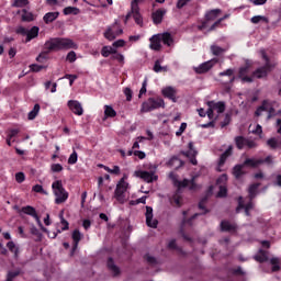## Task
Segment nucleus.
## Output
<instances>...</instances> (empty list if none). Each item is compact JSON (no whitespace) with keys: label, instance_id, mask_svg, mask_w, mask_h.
<instances>
[{"label":"nucleus","instance_id":"nucleus-54","mask_svg":"<svg viewBox=\"0 0 281 281\" xmlns=\"http://www.w3.org/2000/svg\"><path fill=\"white\" fill-rule=\"evenodd\" d=\"M187 128H188V123H181L179 130L176 132L177 137H181V135L186 133Z\"/></svg>","mask_w":281,"mask_h":281},{"label":"nucleus","instance_id":"nucleus-62","mask_svg":"<svg viewBox=\"0 0 281 281\" xmlns=\"http://www.w3.org/2000/svg\"><path fill=\"white\" fill-rule=\"evenodd\" d=\"M268 146H270V148H278V140L276 138H270L267 142Z\"/></svg>","mask_w":281,"mask_h":281},{"label":"nucleus","instance_id":"nucleus-37","mask_svg":"<svg viewBox=\"0 0 281 281\" xmlns=\"http://www.w3.org/2000/svg\"><path fill=\"white\" fill-rule=\"evenodd\" d=\"M64 14L66 16L69 15V14L78 15V14H80V9H78L76 7H66L64 9Z\"/></svg>","mask_w":281,"mask_h":281},{"label":"nucleus","instance_id":"nucleus-27","mask_svg":"<svg viewBox=\"0 0 281 281\" xmlns=\"http://www.w3.org/2000/svg\"><path fill=\"white\" fill-rule=\"evenodd\" d=\"M60 16L59 12H48L44 15L43 20L45 23H54Z\"/></svg>","mask_w":281,"mask_h":281},{"label":"nucleus","instance_id":"nucleus-57","mask_svg":"<svg viewBox=\"0 0 281 281\" xmlns=\"http://www.w3.org/2000/svg\"><path fill=\"white\" fill-rule=\"evenodd\" d=\"M60 225H61V232H67V229H69V222H67L65 217H61Z\"/></svg>","mask_w":281,"mask_h":281},{"label":"nucleus","instance_id":"nucleus-38","mask_svg":"<svg viewBox=\"0 0 281 281\" xmlns=\"http://www.w3.org/2000/svg\"><path fill=\"white\" fill-rule=\"evenodd\" d=\"M22 21L30 23V21H34V14L27 10L22 11Z\"/></svg>","mask_w":281,"mask_h":281},{"label":"nucleus","instance_id":"nucleus-23","mask_svg":"<svg viewBox=\"0 0 281 281\" xmlns=\"http://www.w3.org/2000/svg\"><path fill=\"white\" fill-rule=\"evenodd\" d=\"M108 269L110 271V273H112V276H120L121 273V270H120V267H117L115 265V262H113V259H109L108 260Z\"/></svg>","mask_w":281,"mask_h":281},{"label":"nucleus","instance_id":"nucleus-55","mask_svg":"<svg viewBox=\"0 0 281 281\" xmlns=\"http://www.w3.org/2000/svg\"><path fill=\"white\" fill-rule=\"evenodd\" d=\"M104 170H106V172H110V175H120V166H114L112 169L109 167H104Z\"/></svg>","mask_w":281,"mask_h":281},{"label":"nucleus","instance_id":"nucleus-18","mask_svg":"<svg viewBox=\"0 0 281 281\" xmlns=\"http://www.w3.org/2000/svg\"><path fill=\"white\" fill-rule=\"evenodd\" d=\"M245 210V214L246 216H249V210H254V204L252 203H248L247 205H245V202L243 201V196H240L238 199V207H237V212H240V210Z\"/></svg>","mask_w":281,"mask_h":281},{"label":"nucleus","instance_id":"nucleus-40","mask_svg":"<svg viewBox=\"0 0 281 281\" xmlns=\"http://www.w3.org/2000/svg\"><path fill=\"white\" fill-rule=\"evenodd\" d=\"M26 5H30L29 0H14L12 3V8H25Z\"/></svg>","mask_w":281,"mask_h":281},{"label":"nucleus","instance_id":"nucleus-50","mask_svg":"<svg viewBox=\"0 0 281 281\" xmlns=\"http://www.w3.org/2000/svg\"><path fill=\"white\" fill-rule=\"evenodd\" d=\"M112 47H114V49H120V47H126V41L117 40L112 43Z\"/></svg>","mask_w":281,"mask_h":281},{"label":"nucleus","instance_id":"nucleus-7","mask_svg":"<svg viewBox=\"0 0 281 281\" xmlns=\"http://www.w3.org/2000/svg\"><path fill=\"white\" fill-rule=\"evenodd\" d=\"M122 34H124V30L120 27V22L115 20L112 25L106 27L103 36L106 41H115L116 37L122 36Z\"/></svg>","mask_w":281,"mask_h":281},{"label":"nucleus","instance_id":"nucleus-64","mask_svg":"<svg viewBox=\"0 0 281 281\" xmlns=\"http://www.w3.org/2000/svg\"><path fill=\"white\" fill-rule=\"evenodd\" d=\"M267 111V103H263L262 106H260L257 111H256V115L260 116L262 115V112Z\"/></svg>","mask_w":281,"mask_h":281},{"label":"nucleus","instance_id":"nucleus-44","mask_svg":"<svg viewBox=\"0 0 281 281\" xmlns=\"http://www.w3.org/2000/svg\"><path fill=\"white\" fill-rule=\"evenodd\" d=\"M169 165L171 166V168H179L180 166L183 165V162L181 161V159L177 158V157H172L169 160Z\"/></svg>","mask_w":281,"mask_h":281},{"label":"nucleus","instance_id":"nucleus-5","mask_svg":"<svg viewBox=\"0 0 281 281\" xmlns=\"http://www.w3.org/2000/svg\"><path fill=\"white\" fill-rule=\"evenodd\" d=\"M166 106V102L161 98H150L146 102H143L140 108V113H150V111H155V109H164Z\"/></svg>","mask_w":281,"mask_h":281},{"label":"nucleus","instance_id":"nucleus-59","mask_svg":"<svg viewBox=\"0 0 281 281\" xmlns=\"http://www.w3.org/2000/svg\"><path fill=\"white\" fill-rule=\"evenodd\" d=\"M15 180L18 183H23V181H25V173L23 172L15 173Z\"/></svg>","mask_w":281,"mask_h":281},{"label":"nucleus","instance_id":"nucleus-22","mask_svg":"<svg viewBox=\"0 0 281 281\" xmlns=\"http://www.w3.org/2000/svg\"><path fill=\"white\" fill-rule=\"evenodd\" d=\"M247 71H249V64L239 69V77L241 78V82H254V79L251 77L245 76Z\"/></svg>","mask_w":281,"mask_h":281},{"label":"nucleus","instance_id":"nucleus-26","mask_svg":"<svg viewBox=\"0 0 281 281\" xmlns=\"http://www.w3.org/2000/svg\"><path fill=\"white\" fill-rule=\"evenodd\" d=\"M166 15V10H157L153 13V21L154 23L159 24L164 21V16Z\"/></svg>","mask_w":281,"mask_h":281},{"label":"nucleus","instance_id":"nucleus-46","mask_svg":"<svg viewBox=\"0 0 281 281\" xmlns=\"http://www.w3.org/2000/svg\"><path fill=\"white\" fill-rule=\"evenodd\" d=\"M257 262H265L267 260V252L265 250H259V254L255 256Z\"/></svg>","mask_w":281,"mask_h":281},{"label":"nucleus","instance_id":"nucleus-31","mask_svg":"<svg viewBox=\"0 0 281 281\" xmlns=\"http://www.w3.org/2000/svg\"><path fill=\"white\" fill-rule=\"evenodd\" d=\"M72 240L75 243V247L74 250L78 249V243H80V240H82V233H80V231L76 229L72 232Z\"/></svg>","mask_w":281,"mask_h":281},{"label":"nucleus","instance_id":"nucleus-21","mask_svg":"<svg viewBox=\"0 0 281 281\" xmlns=\"http://www.w3.org/2000/svg\"><path fill=\"white\" fill-rule=\"evenodd\" d=\"M126 179H128V176L124 175L123 178L117 182L116 190H121L123 192H126L131 188V184L126 182Z\"/></svg>","mask_w":281,"mask_h":281},{"label":"nucleus","instance_id":"nucleus-24","mask_svg":"<svg viewBox=\"0 0 281 281\" xmlns=\"http://www.w3.org/2000/svg\"><path fill=\"white\" fill-rule=\"evenodd\" d=\"M40 29L38 26H33L31 30L26 31V43H30L33 38L38 36Z\"/></svg>","mask_w":281,"mask_h":281},{"label":"nucleus","instance_id":"nucleus-47","mask_svg":"<svg viewBox=\"0 0 281 281\" xmlns=\"http://www.w3.org/2000/svg\"><path fill=\"white\" fill-rule=\"evenodd\" d=\"M262 160H257V159H246L245 165L246 166H251L252 168H256V166H260L262 164Z\"/></svg>","mask_w":281,"mask_h":281},{"label":"nucleus","instance_id":"nucleus-60","mask_svg":"<svg viewBox=\"0 0 281 281\" xmlns=\"http://www.w3.org/2000/svg\"><path fill=\"white\" fill-rule=\"evenodd\" d=\"M19 133H20L19 128L10 130L9 133H8L9 139H12L13 137H16L19 135Z\"/></svg>","mask_w":281,"mask_h":281},{"label":"nucleus","instance_id":"nucleus-33","mask_svg":"<svg viewBox=\"0 0 281 281\" xmlns=\"http://www.w3.org/2000/svg\"><path fill=\"white\" fill-rule=\"evenodd\" d=\"M188 148H189V150H188L187 153L183 151L182 155H186V157H191V158H192V157H196L198 151H196V149L194 148V144L189 143Z\"/></svg>","mask_w":281,"mask_h":281},{"label":"nucleus","instance_id":"nucleus-34","mask_svg":"<svg viewBox=\"0 0 281 281\" xmlns=\"http://www.w3.org/2000/svg\"><path fill=\"white\" fill-rule=\"evenodd\" d=\"M41 112V105L38 103H36L33 108V111L29 112V120H36V116L38 115V113Z\"/></svg>","mask_w":281,"mask_h":281},{"label":"nucleus","instance_id":"nucleus-36","mask_svg":"<svg viewBox=\"0 0 281 281\" xmlns=\"http://www.w3.org/2000/svg\"><path fill=\"white\" fill-rule=\"evenodd\" d=\"M243 165H236L233 169V175L236 179H240L243 175H245V171H243Z\"/></svg>","mask_w":281,"mask_h":281},{"label":"nucleus","instance_id":"nucleus-35","mask_svg":"<svg viewBox=\"0 0 281 281\" xmlns=\"http://www.w3.org/2000/svg\"><path fill=\"white\" fill-rule=\"evenodd\" d=\"M112 60H117L121 64V66H124L126 63V57L124 56V54L119 53L116 50V53H114V55L112 57Z\"/></svg>","mask_w":281,"mask_h":281},{"label":"nucleus","instance_id":"nucleus-9","mask_svg":"<svg viewBox=\"0 0 281 281\" xmlns=\"http://www.w3.org/2000/svg\"><path fill=\"white\" fill-rule=\"evenodd\" d=\"M216 63H218V59H211L193 67V70L195 74H207Z\"/></svg>","mask_w":281,"mask_h":281},{"label":"nucleus","instance_id":"nucleus-53","mask_svg":"<svg viewBox=\"0 0 281 281\" xmlns=\"http://www.w3.org/2000/svg\"><path fill=\"white\" fill-rule=\"evenodd\" d=\"M7 247H8V249H10V251L15 254V256H19V248H16V245L14 244V241H9L7 244Z\"/></svg>","mask_w":281,"mask_h":281},{"label":"nucleus","instance_id":"nucleus-39","mask_svg":"<svg viewBox=\"0 0 281 281\" xmlns=\"http://www.w3.org/2000/svg\"><path fill=\"white\" fill-rule=\"evenodd\" d=\"M235 142H236L237 148L239 149H243L247 146V139L244 138L243 136H237L235 138Z\"/></svg>","mask_w":281,"mask_h":281},{"label":"nucleus","instance_id":"nucleus-43","mask_svg":"<svg viewBox=\"0 0 281 281\" xmlns=\"http://www.w3.org/2000/svg\"><path fill=\"white\" fill-rule=\"evenodd\" d=\"M78 60V56L76 55V52L70 50L66 55V63H76Z\"/></svg>","mask_w":281,"mask_h":281},{"label":"nucleus","instance_id":"nucleus-13","mask_svg":"<svg viewBox=\"0 0 281 281\" xmlns=\"http://www.w3.org/2000/svg\"><path fill=\"white\" fill-rule=\"evenodd\" d=\"M164 98H168L171 102H177V89L172 86H167L161 89Z\"/></svg>","mask_w":281,"mask_h":281},{"label":"nucleus","instance_id":"nucleus-20","mask_svg":"<svg viewBox=\"0 0 281 281\" xmlns=\"http://www.w3.org/2000/svg\"><path fill=\"white\" fill-rule=\"evenodd\" d=\"M117 49L114 46H103L101 49V55L103 58H109V56H114Z\"/></svg>","mask_w":281,"mask_h":281},{"label":"nucleus","instance_id":"nucleus-2","mask_svg":"<svg viewBox=\"0 0 281 281\" xmlns=\"http://www.w3.org/2000/svg\"><path fill=\"white\" fill-rule=\"evenodd\" d=\"M206 113H207V117L210 120V123L207 124H203L202 128H207L209 126H214V122H216V120H218L221 117V115H223V113H225V102L223 101H207L206 102Z\"/></svg>","mask_w":281,"mask_h":281},{"label":"nucleus","instance_id":"nucleus-52","mask_svg":"<svg viewBox=\"0 0 281 281\" xmlns=\"http://www.w3.org/2000/svg\"><path fill=\"white\" fill-rule=\"evenodd\" d=\"M64 168L63 165L60 164H52L50 165V171L56 173V172H63Z\"/></svg>","mask_w":281,"mask_h":281},{"label":"nucleus","instance_id":"nucleus-58","mask_svg":"<svg viewBox=\"0 0 281 281\" xmlns=\"http://www.w3.org/2000/svg\"><path fill=\"white\" fill-rule=\"evenodd\" d=\"M31 71L38 72L42 71V69H45V66H40L36 64L30 65Z\"/></svg>","mask_w":281,"mask_h":281},{"label":"nucleus","instance_id":"nucleus-8","mask_svg":"<svg viewBox=\"0 0 281 281\" xmlns=\"http://www.w3.org/2000/svg\"><path fill=\"white\" fill-rule=\"evenodd\" d=\"M139 3H144V0H132L131 8L135 23L142 27L144 25V19L142 18V13H139Z\"/></svg>","mask_w":281,"mask_h":281},{"label":"nucleus","instance_id":"nucleus-25","mask_svg":"<svg viewBox=\"0 0 281 281\" xmlns=\"http://www.w3.org/2000/svg\"><path fill=\"white\" fill-rule=\"evenodd\" d=\"M249 133H252V135H258L259 137L262 136V126L258 123H251L249 125Z\"/></svg>","mask_w":281,"mask_h":281},{"label":"nucleus","instance_id":"nucleus-6","mask_svg":"<svg viewBox=\"0 0 281 281\" xmlns=\"http://www.w3.org/2000/svg\"><path fill=\"white\" fill-rule=\"evenodd\" d=\"M22 212L23 214H27L29 216H32L33 218H35L42 232H44L45 234H48V238H56V236H58V234L56 233L49 234V231L43 226V222H41V217H38V214L36 213V209H34L33 206H24L22 207Z\"/></svg>","mask_w":281,"mask_h":281},{"label":"nucleus","instance_id":"nucleus-14","mask_svg":"<svg viewBox=\"0 0 281 281\" xmlns=\"http://www.w3.org/2000/svg\"><path fill=\"white\" fill-rule=\"evenodd\" d=\"M149 47L154 52H159L161 49V36L159 34L153 35L150 38Z\"/></svg>","mask_w":281,"mask_h":281},{"label":"nucleus","instance_id":"nucleus-49","mask_svg":"<svg viewBox=\"0 0 281 281\" xmlns=\"http://www.w3.org/2000/svg\"><path fill=\"white\" fill-rule=\"evenodd\" d=\"M44 87L46 90H49L50 89V93H56V87H58L57 83H52V81H46L44 83Z\"/></svg>","mask_w":281,"mask_h":281},{"label":"nucleus","instance_id":"nucleus-4","mask_svg":"<svg viewBox=\"0 0 281 281\" xmlns=\"http://www.w3.org/2000/svg\"><path fill=\"white\" fill-rule=\"evenodd\" d=\"M169 178L171 179L172 184L175 186V188H177V190H183V188H188L191 191L199 190V184L194 182V178H192L191 180H179L177 178V175H175L173 172L169 173Z\"/></svg>","mask_w":281,"mask_h":281},{"label":"nucleus","instance_id":"nucleus-41","mask_svg":"<svg viewBox=\"0 0 281 281\" xmlns=\"http://www.w3.org/2000/svg\"><path fill=\"white\" fill-rule=\"evenodd\" d=\"M154 71L160 74L161 71H168V66H161V63L157 60L154 65Z\"/></svg>","mask_w":281,"mask_h":281},{"label":"nucleus","instance_id":"nucleus-16","mask_svg":"<svg viewBox=\"0 0 281 281\" xmlns=\"http://www.w3.org/2000/svg\"><path fill=\"white\" fill-rule=\"evenodd\" d=\"M146 224L148 227H153L154 229L157 228V220L153 218V207H146Z\"/></svg>","mask_w":281,"mask_h":281},{"label":"nucleus","instance_id":"nucleus-30","mask_svg":"<svg viewBox=\"0 0 281 281\" xmlns=\"http://www.w3.org/2000/svg\"><path fill=\"white\" fill-rule=\"evenodd\" d=\"M117 115V112H115V109L111 105H104V120H108V117H115Z\"/></svg>","mask_w":281,"mask_h":281},{"label":"nucleus","instance_id":"nucleus-1","mask_svg":"<svg viewBox=\"0 0 281 281\" xmlns=\"http://www.w3.org/2000/svg\"><path fill=\"white\" fill-rule=\"evenodd\" d=\"M47 52H63L69 49H78V43L69 37H53L45 42Z\"/></svg>","mask_w":281,"mask_h":281},{"label":"nucleus","instance_id":"nucleus-56","mask_svg":"<svg viewBox=\"0 0 281 281\" xmlns=\"http://www.w3.org/2000/svg\"><path fill=\"white\" fill-rule=\"evenodd\" d=\"M64 78L69 80L70 87L74 85V81L78 80V75H65Z\"/></svg>","mask_w":281,"mask_h":281},{"label":"nucleus","instance_id":"nucleus-45","mask_svg":"<svg viewBox=\"0 0 281 281\" xmlns=\"http://www.w3.org/2000/svg\"><path fill=\"white\" fill-rule=\"evenodd\" d=\"M68 164H69L70 166H74L75 164H78V153H77L76 150H74V151L70 154V156H69V158H68Z\"/></svg>","mask_w":281,"mask_h":281},{"label":"nucleus","instance_id":"nucleus-61","mask_svg":"<svg viewBox=\"0 0 281 281\" xmlns=\"http://www.w3.org/2000/svg\"><path fill=\"white\" fill-rule=\"evenodd\" d=\"M192 0H178L177 8L178 10H181V8H184V5L189 4Z\"/></svg>","mask_w":281,"mask_h":281},{"label":"nucleus","instance_id":"nucleus-19","mask_svg":"<svg viewBox=\"0 0 281 281\" xmlns=\"http://www.w3.org/2000/svg\"><path fill=\"white\" fill-rule=\"evenodd\" d=\"M268 74H269V64H266V67L259 68L254 71L252 78H267Z\"/></svg>","mask_w":281,"mask_h":281},{"label":"nucleus","instance_id":"nucleus-32","mask_svg":"<svg viewBox=\"0 0 281 281\" xmlns=\"http://www.w3.org/2000/svg\"><path fill=\"white\" fill-rule=\"evenodd\" d=\"M250 22L254 23V25H258V23H269V19L265 15H255L250 19Z\"/></svg>","mask_w":281,"mask_h":281},{"label":"nucleus","instance_id":"nucleus-42","mask_svg":"<svg viewBox=\"0 0 281 281\" xmlns=\"http://www.w3.org/2000/svg\"><path fill=\"white\" fill-rule=\"evenodd\" d=\"M270 265L272 266V271H280V259L278 257L271 258Z\"/></svg>","mask_w":281,"mask_h":281},{"label":"nucleus","instance_id":"nucleus-17","mask_svg":"<svg viewBox=\"0 0 281 281\" xmlns=\"http://www.w3.org/2000/svg\"><path fill=\"white\" fill-rule=\"evenodd\" d=\"M160 35V40L162 41L164 45H167L168 47H172V45H175V38L172 37V34L166 32V33H161Z\"/></svg>","mask_w":281,"mask_h":281},{"label":"nucleus","instance_id":"nucleus-12","mask_svg":"<svg viewBox=\"0 0 281 281\" xmlns=\"http://www.w3.org/2000/svg\"><path fill=\"white\" fill-rule=\"evenodd\" d=\"M227 183V175L223 173L217 180L216 186H218V193L217 196L223 198L227 196V188L225 187Z\"/></svg>","mask_w":281,"mask_h":281},{"label":"nucleus","instance_id":"nucleus-3","mask_svg":"<svg viewBox=\"0 0 281 281\" xmlns=\"http://www.w3.org/2000/svg\"><path fill=\"white\" fill-rule=\"evenodd\" d=\"M53 194L55 196V203L60 205V203H65L67 199H69V192L65 190L63 187V181L56 180L52 184Z\"/></svg>","mask_w":281,"mask_h":281},{"label":"nucleus","instance_id":"nucleus-10","mask_svg":"<svg viewBox=\"0 0 281 281\" xmlns=\"http://www.w3.org/2000/svg\"><path fill=\"white\" fill-rule=\"evenodd\" d=\"M134 177H138V179H144L146 183H153V181H157V179H159V177H157L155 172H148L143 170L135 171Z\"/></svg>","mask_w":281,"mask_h":281},{"label":"nucleus","instance_id":"nucleus-29","mask_svg":"<svg viewBox=\"0 0 281 281\" xmlns=\"http://www.w3.org/2000/svg\"><path fill=\"white\" fill-rule=\"evenodd\" d=\"M222 232H236V224H232L227 221H223L221 223Z\"/></svg>","mask_w":281,"mask_h":281},{"label":"nucleus","instance_id":"nucleus-51","mask_svg":"<svg viewBox=\"0 0 281 281\" xmlns=\"http://www.w3.org/2000/svg\"><path fill=\"white\" fill-rule=\"evenodd\" d=\"M211 52L214 54V56H221L225 49L221 48L220 46L213 45L211 46Z\"/></svg>","mask_w":281,"mask_h":281},{"label":"nucleus","instance_id":"nucleus-48","mask_svg":"<svg viewBox=\"0 0 281 281\" xmlns=\"http://www.w3.org/2000/svg\"><path fill=\"white\" fill-rule=\"evenodd\" d=\"M259 186L260 184H252V186L249 187L248 192H249L250 199H254V196H256V194H258V187Z\"/></svg>","mask_w":281,"mask_h":281},{"label":"nucleus","instance_id":"nucleus-63","mask_svg":"<svg viewBox=\"0 0 281 281\" xmlns=\"http://www.w3.org/2000/svg\"><path fill=\"white\" fill-rule=\"evenodd\" d=\"M134 156L138 157V159H146V153L142 150H134Z\"/></svg>","mask_w":281,"mask_h":281},{"label":"nucleus","instance_id":"nucleus-28","mask_svg":"<svg viewBox=\"0 0 281 281\" xmlns=\"http://www.w3.org/2000/svg\"><path fill=\"white\" fill-rule=\"evenodd\" d=\"M114 198L119 203H126V191H121L120 189H115L114 191Z\"/></svg>","mask_w":281,"mask_h":281},{"label":"nucleus","instance_id":"nucleus-11","mask_svg":"<svg viewBox=\"0 0 281 281\" xmlns=\"http://www.w3.org/2000/svg\"><path fill=\"white\" fill-rule=\"evenodd\" d=\"M68 109L75 114V115H83L85 114V109L82 108V103L78 100H69L67 102Z\"/></svg>","mask_w":281,"mask_h":281},{"label":"nucleus","instance_id":"nucleus-15","mask_svg":"<svg viewBox=\"0 0 281 281\" xmlns=\"http://www.w3.org/2000/svg\"><path fill=\"white\" fill-rule=\"evenodd\" d=\"M218 14H221V10L218 9H214L210 12L206 13V22H204L201 26L202 30H205V27H207V23H210V21H216V19H218Z\"/></svg>","mask_w":281,"mask_h":281}]
</instances>
